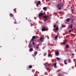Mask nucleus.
Instances as JSON below:
<instances>
[{
	"label": "nucleus",
	"mask_w": 76,
	"mask_h": 76,
	"mask_svg": "<svg viewBox=\"0 0 76 76\" xmlns=\"http://www.w3.org/2000/svg\"><path fill=\"white\" fill-rule=\"evenodd\" d=\"M41 4V1H37V3L36 4L37 7H38V4Z\"/></svg>",
	"instance_id": "obj_1"
},
{
	"label": "nucleus",
	"mask_w": 76,
	"mask_h": 76,
	"mask_svg": "<svg viewBox=\"0 0 76 76\" xmlns=\"http://www.w3.org/2000/svg\"><path fill=\"white\" fill-rule=\"evenodd\" d=\"M39 16L40 17H42L43 15H44V13H40L39 14Z\"/></svg>",
	"instance_id": "obj_2"
},
{
	"label": "nucleus",
	"mask_w": 76,
	"mask_h": 76,
	"mask_svg": "<svg viewBox=\"0 0 76 76\" xmlns=\"http://www.w3.org/2000/svg\"><path fill=\"white\" fill-rule=\"evenodd\" d=\"M41 30L42 31H45L46 29L44 27H43L41 29Z\"/></svg>",
	"instance_id": "obj_3"
},
{
	"label": "nucleus",
	"mask_w": 76,
	"mask_h": 76,
	"mask_svg": "<svg viewBox=\"0 0 76 76\" xmlns=\"http://www.w3.org/2000/svg\"><path fill=\"white\" fill-rule=\"evenodd\" d=\"M40 41L42 42H43V39H44V38L41 37L39 38Z\"/></svg>",
	"instance_id": "obj_4"
},
{
	"label": "nucleus",
	"mask_w": 76,
	"mask_h": 76,
	"mask_svg": "<svg viewBox=\"0 0 76 76\" xmlns=\"http://www.w3.org/2000/svg\"><path fill=\"white\" fill-rule=\"evenodd\" d=\"M63 6V4L62 3H61V4H59L58 5V7H60V6H61H61Z\"/></svg>",
	"instance_id": "obj_5"
},
{
	"label": "nucleus",
	"mask_w": 76,
	"mask_h": 76,
	"mask_svg": "<svg viewBox=\"0 0 76 76\" xmlns=\"http://www.w3.org/2000/svg\"><path fill=\"white\" fill-rule=\"evenodd\" d=\"M55 55L56 56H58L59 55V52L58 51L56 52L55 53Z\"/></svg>",
	"instance_id": "obj_6"
},
{
	"label": "nucleus",
	"mask_w": 76,
	"mask_h": 76,
	"mask_svg": "<svg viewBox=\"0 0 76 76\" xmlns=\"http://www.w3.org/2000/svg\"><path fill=\"white\" fill-rule=\"evenodd\" d=\"M48 18V15H46V16H43V18L44 19H47V18Z\"/></svg>",
	"instance_id": "obj_7"
},
{
	"label": "nucleus",
	"mask_w": 76,
	"mask_h": 76,
	"mask_svg": "<svg viewBox=\"0 0 76 76\" xmlns=\"http://www.w3.org/2000/svg\"><path fill=\"white\" fill-rule=\"evenodd\" d=\"M66 42H67V40H66L63 43V44L64 45L66 44Z\"/></svg>",
	"instance_id": "obj_8"
},
{
	"label": "nucleus",
	"mask_w": 76,
	"mask_h": 76,
	"mask_svg": "<svg viewBox=\"0 0 76 76\" xmlns=\"http://www.w3.org/2000/svg\"><path fill=\"white\" fill-rule=\"evenodd\" d=\"M56 63H54L53 64V66H54V68H55L57 66H56Z\"/></svg>",
	"instance_id": "obj_9"
},
{
	"label": "nucleus",
	"mask_w": 76,
	"mask_h": 76,
	"mask_svg": "<svg viewBox=\"0 0 76 76\" xmlns=\"http://www.w3.org/2000/svg\"><path fill=\"white\" fill-rule=\"evenodd\" d=\"M43 10H45V11H47V8L46 7H44L43 8Z\"/></svg>",
	"instance_id": "obj_10"
},
{
	"label": "nucleus",
	"mask_w": 76,
	"mask_h": 76,
	"mask_svg": "<svg viewBox=\"0 0 76 76\" xmlns=\"http://www.w3.org/2000/svg\"><path fill=\"white\" fill-rule=\"evenodd\" d=\"M55 30H56V31H58V26H57V27L56 28Z\"/></svg>",
	"instance_id": "obj_11"
},
{
	"label": "nucleus",
	"mask_w": 76,
	"mask_h": 76,
	"mask_svg": "<svg viewBox=\"0 0 76 76\" xmlns=\"http://www.w3.org/2000/svg\"><path fill=\"white\" fill-rule=\"evenodd\" d=\"M32 51V48H31L29 49V51L31 52Z\"/></svg>",
	"instance_id": "obj_12"
},
{
	"label": "nucleus",
	"mask_w": 76,
	"mask_h": 76,
	"mask_svg": "<svg viewBox=\"0 0 76 76\" xmlns=\"http://www.w3.org/2000/svg\"><path fill=\"white\" fill-rule=\"evenodd\" d=\"M61 26L62 27V28H65L66 27L65 26H63V24H61Z\"/></svg>",
	"instance_id": "obj_13"
},
{
	"label": "nucleus",
	"mask_w": 76,
	"mask_h": 76,
	"mask_svg": "<svg viewBox=\"0 0 76 76\" xmlns=\"http://www.w3.org/2000/svg\"><path fill=\"white\" fill-rule=\"evenodd\" d=\"M69 47V45H66V48H68Z\"/></svg>",
	"instance_id": "obj_14"
},
{
	"label": "nucleus",
	"mask_w": 76,
	"mask_h": 76,
	"mask_svg": "<svg viewBox=\"0 0 76 76\" xmlns=\"http://www.w3.org/2000/svg\"><path fill=\"white\" fill-rule=\"evenodd\" d=\"M66 21L67 22H69V21H70V19L69 18H67L66 19Z\"/></svg>",
	"instance_id": "obj_15"
},
{
	"label": "nucleus",
	"mask_w": 76,
	"mask_h": 76,
	"mask_svg": "<svg viewBox=\"0 0 76 76\" xmlns=\"http://www.w3.org/2000/svg\"><path fill=\"white\" fill-rule=\"evenodd\" d=\"M31 43H32V42H29V46H32V44Z\"/></svg>",
	"instance_id": "obj_16"
},
{
	"label": "nucleus",
	"mask_w": 76,
	"mask_h": 76,
	"mask_svg": "<svg viewBox=\"0 0 76 76\" xmlns=\"http://www.w3.org/2000/svg\"><path fill=\"white\" fill-rule=\"evenodd\" d=\"M32 67V66L31 65H29V69H31Z\"/></svg>",
	"instance_id": "obj_17"
},
{
	"label": "nucleus",
	"mask_w": 76,
	"mask_h": 76,
	"mask_svg": "<svg viewBox=\"0 0 76 76\" xmlns=\"http://www.w3.org/2000/svg\"><path fill=\"white\" fill-rule=\"evenodd\" d=\"M34 53L35 55H36V54H37V51H36L34 52Z\"/></svg>",
	"instance_id": "obj_18"
},
{
	"label": "nucleus",
	"mask_w": 76,
	"mask_h": 76,
	"mask_svg": "<svg viewBox=\"0 0 76 76\" xmlns=\"http://www.w3.org/2000/svg\"><path fill=\"white\" fill-rule=\"evenodd\" d=\"M47 20H48V18H46L44 20V21L45 22Z\"/></svg>",
	"instance_id": "obj_19"
},
{
	"label": "nucleus",
	"mask_w": 76,
	"mask_h": 76,
	"mask_svg": "<svg viewBox=\"0 0 76 76\" xmlns=\"http://www.w3.org/2000/svg\"><path fill=\"white\" fill-rule=\"evenodd\" d=\"M69 26L71 28H72V27H73V24H71V25H70Z\"/></svg>",
	"instance_id": "obj_20"
},
{
	"label": "nucleus",
	"mask_w": 76,
	"mask_h": 76,
	"mask_svg": "<svg viewBox=\"0 0 76 76\" xmlns=\"http://www.w3.org/2000/svg\"><path fill=\"white\" fill-rule=\"evenodd\" d=\"M58 38V36L57 35L55 37V39H57Z\"/></svg>",
	"instance_id": "obj_21"
},
{
	"label": "nucleus",
	"mask_w": 76,
	"mask_h": 76,
	"mask_svg": "<svg viewBox=\"0 0 76 76\" xmlns=\"http://www.w3.org/2000/svg\"><path fill=\"white\" fill-rule=\"evenodd\" d=\"M64 63L65 64H67V63H66V61L65 60L64 61Z\"/></svg>",
	"instance_id": "obj_22"
},
{
	"label": "nucleus",
	"mask_w": 76,
	"mask_h": 76,
	"mask_svg": "<svg viewBox=\"0 0 76 76\" xmlns=\"http://www.w3.org/2000/svg\"><path fill=\"white\" fill-rule=\"evenodd\" d=\"M32 44L33 45H35V43H34V41L33 40L32 42Z\"/></svg>",
	"instance_id": "obj_23"
},
{
	"label": "nucleus",
	"mask_w": 76,
	"mask_h": 76,
	"mask_svg": "<svg viewBox=\"0 0 76 76\" xmlns=\"http://www.w3.org/2000/svg\"><path fill=\"white\" fill-rule=\"evenodd\" d=\"M56 58L57 60H60V58H59L56 57Z\"/></svg>",
	"instance_id": "obj_24"
},
{
	"label": "nucleus",
	"mask_w": 76,
	"mask_h": 76,
	"mask_svg": "<svg viewBox=\"0 0 76 76\" xmlns=\"http://www.w3.org/2000/svg\"><path fill=\"white\" fill-rule=\"evenodd\" d=\"M36 38L35 36H34L32 37V38L33 39H35V38Z\"/></svg>",
	"instance_id": "obj_25"
},
{
	"label": "nucleus",
	"mask_w": 76,
	"mask_h": 76,
	"mask_svg": "<svg viewBox=\"0 0 76 76\" xmlns=\"http://www.w3.org/2000/svg\"><path fill=\"white\" fill-rule=\"evenodd\" d=\"M46 55H47V54L45 53L44 54V56H46Z\"/></svg>",
	"instance_id": "obj_26"
},
{
	"label": "nucleus",
	"mask_w": 76,
	"mask_h": 76,
	"mask_svg": "<svg viewBox=\"0 0 76 76\" xmlns=\"http://www.w3.org/2000/svg\"><path fill=\"white\" fill-rule=\"evenodd\" d=\"M37 42H39V39H37Z\"/></svg>",
	"instance_id": "obj_27"
},
{
	"label": "nucleus",
	"mask_w": 76,
	"mask_h": 76,
	"mask_svg": "<svg viewBox=\"0 0 76 76\" xmlns=\"http://www.w3.org/2000/svg\"><path fill=\"white\" fill-rule=\"evenodd\" d=\"M32 56H33V57H35V56H36V55H35L34 54H33Z\"/></svg>",
	"instance_id": "obj_28"
},
{
	"label": "nucleus",
	"mask_w": 76,
	"mask_h": 76,
	"mask_svg": "<svg viewBox=\"0 0 76 76\" xmlns=\"http://www.w3.org/2000/svg\"><path fill=\"white\" fill-rule=\"evenodd\" d=\"M54 28H55V27H56V25H54L53 26Z\"/></svg>",
	"instance_id": "obj_29"
},
{
	"label": "nucleus",
	"mask_w": 76,
	"mask_h": 76,
	"mask_svg": "<svg viewBox=\"0 0 76 76\" xmlns=\"http://www.w3.org/2000/svg\"><path fill=\"white\" fill-rule=\"evenodd\" d=\"M48 56L49 57H50V56H51V54H48Z\"/></svg>",
	"instance_id": "obj_30"
},
{
	"label": "nucleus",
	"mask_w": 76,
	"mask_h": 76,
	"mask_svg": "<svg viewBox=\"0 0 76 76\" xmlns=\"http://www.w3.org/2000/svg\"><path fill=\"white\" fill-rule=\"evenodd\" d=\"M61 9V7H60L59 8H58V9L59 10H60V9Z\"/></svg>",
	"instance_id": "obj_31"
},
{
	"label": "nucleus",
	"mask_w": 76,
	"mask_h": 76,
	"mask_svg": "<svg viewBox=\"0 0 76 76\" xmlns=\"http://www.w3.org/2000/svg\"><path fill=\"white\" fill-rule=\"evenodd\" d=\"M71 35V36H75V35L73 34H72Z\"/></svg>",
	"instance_id": "obj_32"
},
{
	"label": "nucleus",
	"mask_w": 76,
	"mask_h": 76,
	"mask_svg": "<svg viewBox=\"0 0 76 76\" xmlns=\"http://www.w3.org/2000/svg\"><path fill=\"white\" fill-rule=\"evenodd\" d=\"M14 23L15 24H16V23H17L16 22V21H15L14 22Z\"/></svg>",
	"instance_id": "obj_33"
},
{
	"label": "nucleus",
	"mask_w": 76,
	"mask_h": 76,
	"mask_svg": "<svg viewBox=\"0 0 76 76\" xmlns=\"http://www.w3.org/2000/svg\"><path fill=\"white\" fill-rule=\"evenodd\" d=\"M72 56H75V54L74 53H72Z\"/></svg>",
	"instance_id": "obj_34"
},
{
	"label": "nucleus",
	"mask_w": 76,
	"mask_h": 76,
	"mask_svg": "<svg viewBox=\"0 0 76 76\" xmlns=\"http://www.w3.org/2000/svg\"><path fill=\"white\" fill-rule=\"evenodd\" d=\"M71 30H69V32H71Z\"/></svg>",
	"instance_id": "obj_35"
},
{
	"label": "nucleus",
	"mask_w": 76,
	"mask_h": 76,
	"mask_svg": "<svg viewBox=\"0 0 76 76\" xmlns=\"http://www.w3.org/2000/svg\"><path fill=\"white\" fill-rule=\"evenodd\" d=\"M36 48H37V49H38V48H39V47H38L37 46L36 47Z\"/></svg>",
	"instance_id": "obj_36"
},
{
	"label": "nucleus",
	"mask_w": 76,
	"mask_h": 76,
	"mask_svg": "<svg viewBox=\"0 0 76 76\" xmlns=\"http://www.w3.org/2000/svg\"><path fill=\"white\" fill-rule=\"evenodd\" d=\"M34 40V39H33V38H32L31 39V41H33V40Z\"/></svg>",
	"instance_id": "obj_37"
},
{
	"label": "nucleus",
	"mask_w": 76,
	"mask_h": 76,
	"mask_svg": "<svg viewBox=\"0 0 76 76\" xmlns=\"http://www.w3.org/2000/svg\"><path fill=\"white\" fill-rule=\"evenodd\" d=\"M71 31H73V29H72L71 30Z\"/></svg>",
	"instance_id": "obj_38"
},
{
	"label": "nucleus",
	"mask_w": 76,
	"mask_h": 76,
	"mask_svg": "<svg viewBox=\"0 0 76 76\" xmlns=\"http://www.w3.org/2000/svg\"><path fill=\"white\" fill-rule=\"evenodd\" d=\"M72 12H73V10H72Z\"/></svg>",
	"instance_id": "obj_39"
},
{
	"label": "nucleus",
	"mask_w": 76,
	"mask_h": 76,
	"mask_svg": "<svg viewBox=\"0 0 76 76\" xmlns=\"http://www.w3.org/2000/svg\"><path fill=\"white\" fill-rule=\"evenodd\" d=\"M14 20H15V21H16V19H14Z\"/></svg>",
	"instance_id": "obj_40"
},
{
	"label": "nucleus",
	"mask_w": 76,
	"mask_h": 76,
	"mask_svg": "<svg viewBox=\"0 0 76 76\" xmlns=\"http://www.w3.org/2000/svg\"><path fill=\"white\" fill-rule=\"evenodd\" d=\"M26 19L27 20V18H26Z\"/></svg>",
	"instance_id": "obj_41"
},
{
	"label": "nucleus",
	"mask_w": 76,
	"mask_h": 76,
	"mask_svg": "<svg viewBox=\"0 0 76 76\" xmlns=\"http://www.w3.org/2000/svg\"><path fill=\"white\" fill-rule=\"evenodd\" d=\"M10 15H12V14H10Z\"/></svg>",
	"instance_id": "obj_42"
},
{
	"label": "nucleus",
	"mask_w": 76,
	"mask_h": 76,
	"mask_svg": "<svg viewBox=\"0 0 76 76\" xmlns=\"http://www.w3.org/2000/svg\"><path fill=\"white\" fill-rule=\"evenodd\" d=\"M75 67H76V65H75Z\"/></svg>",
	"instance_id": "obj_43"
},
{
	"label": "nucleus",
	"mask_w": 76,
	"mask_h": 76,
	"mask_svg": "<svg viewBox=\"0 0 76 76\" xmlns=\"http://www.w3.org/2000/svg\"><path fill=\"white\" fill-rule=\"evenodd\" d=\"M13 19H15V17L13 18Z\"/></svg>",
	"instance_id": "obj_44"
},
{
	"label": "nucleus",
	"mask_w": 76,
	"mask_h": 76,
	"mask_svg": "<svg viewBox=\"0 0 76 76\" xmlns=\"http://www.w3.org/2000/svg\"><path fill=\"white\" fill-rule=\"evenodd\" d=\"M27 69H28V67L27 68Z\"/></svg>",
	"instance_id": "obj_45"
},
{
	"label": "nucleus",
	"mask_w": 76,
	"mask_h": 76,
	"mask_svg": "<svg viewBox=\"0 0 76 76\" xmlns=\"http://www.w3.org/2000/svg\"><path fill=\"white\" fill-rule=\"evenodd\" d=\"M45 66L46 67H46V65H45Z\"/></svg>",
	"instance_id": "obj_46"
},
{
	"label": "nucleus",
	"mask_w": 76,
	"mask_h": 76,
	"mask_svg": "<svg viewBox=\"0 0 76 76\" xmlns=\"http://www.w3.org/2000/svg\"><path fill=\"white\" fill-rule=\"evenodd\" d=\"M34 41L35 42V40H34Z\"/></svg>",
	"instance_id": "obj_47"
},
{
	"label": "nucleus",
	"mask_w": 76,
	"mask_h": 76,
	"mask_svg": "<svg viewBox=\"0 0 76 76\" xmlns=\"http://www.w3.org/2000/svg\"><path fill=\"white\" fill-rule=\"evenodd\" d=\"M27 70H29V69H27Z\"/></svg>",
	"instance_id": "obj_48"
},
{
	"label": "nucleus",
	"mask_w": 76,
	"mask_h": 76,
	"mask_svg": "<svg viewBox=\"0 0 76 76\" xmlns=\"http://www.w3.org/2000/svg\"><path fill=\"white\" fill-rule=\"evenodd\" d=\"M68 61H69L68 60Z\"/></svg>",
	"instance_id": "obj_49"
}]
</instances>
